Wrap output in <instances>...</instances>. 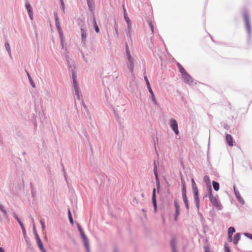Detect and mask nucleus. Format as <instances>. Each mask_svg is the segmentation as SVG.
I'll return each instance as SVG.
<instances>
[{
    "label": "nucleus",
    "instance_id": "f257e3e1",
    "mask_svg": "<svg viewBox=\"0 0 252 252\" xmlns=\"http://www.w3.org/2000/svg\"><path fill=\"white\" fill-rule=\"evenodd\" d=\"M126 57L128 60V62L127 63V66L129 69L131 73H133L134 69V60L132 57H131L130 52L128 48H126Z\"/></svg>",
    "mask_w": 252,
    "mask_h": 252
},
{
    "label": "nucleus",
    "instance_id": "f03ea898",
    "mask_svg": "<svg viewBox=\"0 0 252 252\" xmlns=\"http://www.w3.org/2000/svg\"><path fill=\"white\" fill-rule=\"evenodd\" d=\"M192 189L194 195V202L198 209L199 208L200 200L199 198V192L195 184L192 185Z\"/></svg>",
    "mask_w": 252,
    "mask_h": 252
},
{
    "label": "nucleus",
    "instance_id": "7ed1b4c3",
    "mask_svg": "<svg viewBox=\"0 0 252 252\" xmlns=\"http://www.w3.org/2000/svg\"><path fill=\"white\" fill-rule=\"evenodd\" d=\"M209 198L214 207L220 208L218 199L216 196H213L212 194V188H210V190H209Z\"/></svg>",
    "mask_w": 252,
    "mask_h": 252
},
{
    "label": "nucleus",
    "instance_id": "20e7f679",
    "mask_svg": "<svg viewBox=\"0 0 252 252\" xmlns=\"http://www.w3.org/2000/svg\"><path fill=\"white\" fill-rule=\"evenodd\" d=\"M170 126L171 128L174 130L176 134L178 135L179 134L178 124L177 121L175 120L172 119L171 120Z\"/></svg>",
    "mask_w": 252,
    "mask_h": 252
},
{
    "label": "nucleus",
    "instance_id": "39448f33",
    "mask_svg": "<svg viewBox=\"0 0 252 252\" xmlns=\"http://www.w3.org/2000/svg\"><path fill=\"white\" fill-rule=\"evenodd\" d=\"M235 231L233 227H230L228 229V241L229 242L232 241V235Z\"/></svg>",
    "mask_w": 252,
    "mask_h": 252
},
{
    "label": "nucleus",
    "instance_id": "423d86ee",
    "mask_svg": "<svg viewBox=\"0 0 252 252\" xmlns=\"http://www.w3.org/2000/svg\"><path fill=\"white\" fill-rule=\"evenodd\" d=\"M26 7L28 12L29 15L31 20L33 19V12H32V8L30 5V4L28 2L26 4Z\"/></svg>",
    "mask_w": 252,
    "mask_h": 252
},
{
    "label": "nucleus",
    "instance_id": "0eeeda50",
    "mask_svg": "<svg viewBox=\"0 0 252 252\" xmlns=\"http://www.w3.org/2000/svg\"><path fill=\"white\" fill-rule=\"evenodd\" d=\"M244 20L246 23V28L248 32H250V23L249 22V18L247 14H245L244 15Z\"/></svg>",
    "mask_w": 252,
    "mask_h": 252
},
{
    "label": "nucleus",
    "instance_id": "6e6552de",
    "mask_svg": "<svg viewBox=\"0 0 252 252\" xmlns=\"http://www.w3.org/2000/svg\"><path fill=\"white\" fill-rule=\"evenodd\" d=\"M152 202H153V205L154 206L155 211V212H156L157 208V205L156 198V189H155V188L153 190Z\"/></svg>",
    "mask_w": 252,
    "mask_h": 252
},
{
    "label": "nucleus",
    "instance_id": "1a4fd4ad",
    "mask_svg": "<svg viewBox=\"0 0 252 252\" xmlns=\"http://www.w3.org/2000/svg\"><path fill=\"white\" fill-rule=\"evenodd\" d=\"M36 242H37V244L38 247L39 248L40 250L42 251V252H46V251H45V249L44 248L43 244L38 235L36 236Z\"/></svg>",
    "mask_w": 252,
    "mask_h": 252
},
{
    "label": "nucleus",
    "instance_id": "9d476101",
    "mask_svg": "<svg viewBox=\"0 0 252 252\" xmlns=\"http://www.w3.org/2000/svg\"><path fill=\"white\" fill-rule=\"evenodd\" d=\"M81 32L82 41L84 44H85L86 38L87 37V31H86V30L82 28L81 29Z\"/></svg>",
    "mask_w": 252,
    "mask_h": 252
},
{
    "label": "nucleus",
    "instance_id": "9b49d317",
    "mask_svg": "<svg viewBox=\"0 0 252 252\" xmlns=\"http://www.w3.org/2000/svg\"><path fill=\"white\" fill-rule=\"evenodd\" d=\"M233 189H234V193H235V194L236 197L237 198V199H238V200L240 202L243 203L244 202V201L243 199L242 198V197H241L239 192L236 189L235 186L233 187Z\"/></svg>",
    "mask_w": 252,
    "mask_h": 252
},
{
    "label": "nucleus",
    "instance_id": "f8f14e48",
    "mask_svg": "<svg viewBox=\"0 0 252 252\" xmlns=\"http://www.w3.org/2000/svg\"><path fill=\"white\" fill-rule=\"evenodd\" d=\"M183 78L185 82L189 84L192 82V79L191 76L187 73L182 75Z\"/></svg>",
    "mask_w": 252,
    "mask_h": 252
},
{
    "label": "nucleus",
    "instance_id": "ddd939ff",
    "mask_svg": "<svg viewBox=\"0 0 252 252\" xmlns=\"http://www.w3.org/2000/svg\"><path fill=\"white\" fill-rule=\"evenodd\" d=\"M225 139H226V142L227 143L228 145L229 146H233V138H232V136H231V135H230L229 134H226Z\"/></svg>",
    "mask_w": 252,
    "mask_h": 252
},
{
    "label": "nucleus",
    "instance_id": "4468645a",
    "mask_svg": "<svg viewBox=\"0 0 252 252\" xmlns=\"http://www.w3.org/2000/svg\"><path fill=\"white\" fill-rule=\"evenodd\" d=\"M203 181L205 183L206 185L209 188V190H210V189L211 188V182L209 176L206 175L203 178Z\"/></svg>",
    "mask_w": 252,
    "mask_h": 252
},
{
    "label": "nucleus",
    "instance_id": "2eb2a0df",
    "mask_svg": "<svg viewBox=\"0 0 252 252\" xmlns=\"http://www.w3.org/2000/svg\"><path fill=\"white\" fill-rule=\"evenodd\" d=\"M241 238V234L239 233H237L235 236L234 237L233 239H232V241L235 245H237L238 244V241L240 240Z\"/></svg>",
    "mask_w": 252,
    "mask_h": 252
},
{
    "label": "nucleus",
    "instance_id": "dca6fc26",
    "mask_svg": "<svg viewBox=\"0 0 252 252\" xmlns=\"http://www.w3.org/2000/svg\"><path fill=\"white\" fill-rule=\"evenodd\" d=\"M181 184H182V193L186 194V185L184 180L181 178Z\"/></svg>",
    "mask_w": 252,
    "mask_h": 252
},
{
    "label": "nucleus",
    "instance_id": "f3484780",
    "mask_svg": "<svg viewBox=\"0 0 252 252\" xmlns=\"http://www.w3.org/2000/svg\"><path fill=\"white\" fill-rule=\"evenodd\" d=\"M14 217L17 220V221L18 222V223H19V224L20 225L23 231H25V229L24 225L22 223V222H21V221L20 220V219L18 218V217L15 214H14Z\"/></svg>",
    "mask_w": 252,
    "mask_h": 252
},
{
    "label": "nucleus",
    "instance_id": "a211bd4d",
    "mask_svg": "<svg viewBox=\"0 0 252 252\" xmlns=\"http://www.w3.org/2000/svg\"><path fill=\"white\" fill-rule=\"evenodd\" d=\"M178 66L180 72L182 73V75L187 73V72L186 71L184 68L182 66L180 63H178Z\"/></svg>",
    "mask_w": 252,
    "mask_h": 252
},
{
    "label": "nucleus",
    "instance_id": "6ab92c4d",
    "mask_svg": "<svg viewBox=\"0 0 252 252\" xmlns=\"http://www.w3.org/2000/svg\"><path fill=\"white\" fill-rule=\"evenodd\" d=\"M212 184H213V186L214 189L216 191L219 190V188H220L219 184L214 181H213Z\"/></svg>",
    "mask_w": 252,
    "mask_h": 252
},
{
    "label": "nucleus",
    "instance_id": "aec40b11",
    "mask_svg": "<svg viewBox=\"0 0 252 252\" xmlns=\"http://www.w3.org/2000/svg\"><path fill=\"white\" fill-rule=\"evenodd\" d=\"M154 174L156 177V179L157 180H158V168H157V165H156V163L155 162H154Z\"/></svg>",
    "mask_w": 252,
    "mask_h": 252
},
{
    "label": "nucleus",
    "instance_id": "412c9836",
    "mask_svg": "<svg viewBox=\"0 0 252 252\" xmlns=\"http://www.w3.org/2000/svg\"><path fill=\"white\" fill-rule=\"evenodd\" d=\"M78 230H79V232L81 235L82 238H86V235L84 234V232L82 227L79 225H78Z\"/></svg>",
    "mask_w": 252,
    "mask_h": 252
},
{
    "label": "nucleus",
    "instance_id": "4be33fe9",
    "mask_svg": "<svg viewBox=\"0 0 252 252\" xmlns=\"http://www.w3.org/2000/svg\"><path fill=\"white\" fill-rule=\"evenodd\" d=\"M93 21H94L93 24H94V26L95 31L97 33H98L99 32V29L98 28V26L97 25L95 20L94 19Z\"/></svg>",
    "mask_w": 252,
    "mask_h": 252
},
{
    "label": "nucleus",
    "instance_id": "5701e85b",
    "mask_svg": "<svg viewBox=\"0 0 252 252\" xmlns=\"http://www.w3.org/2000/svg\"><path fill=\"white\" fill-rule=\"evenodd\" d=\"M58 32H59V34H60V37H61V41L63 42V31H62V29H61L60 27H59Z\"/></svg>",
    "mask_w": 252,
    "mask_h": 252
},
{
    "label": "nucleus",
    "instance_id": "b1692460",
    "mask_svg": "<svg viewBox=\"0 0 252 252\" xmlns=\"http://www.w3.org/2000/svg\"><path fill=\"white\" fill-rule=\"evenodd\" d=\"M68 218L69 219V221H70V223L72 224H73V218L72 217L71 212L69 209H68Z\"/></svg>",
    "mask_w": 252,
    "mask_h": 252
},
{
    "label": "nucleus",
    "instance_id": "393cba45",
    "mask_svg": "<svg viewBox=\"0 0 252 252\" xmlns=\"http://www.w3.org/2000/svg\"><path fill=\"white\" fill-rule=\"evenodd\" d=\"M82 239L83 240V242H84V243L85 244V246L87 250H88V249L89 243H88V241L87 238L86 236V238H82Z\"/></svg>",
    "mask_w": 252,
    "mask_h": 252
},
{
    "label": "nucleus",
    "instance_id": "a878e982",
    "mask_svg": "<svg viewBox=\"0 0 252 252\" xmlns=\"http://www.w3.org/2000/svg\"><path fill=\"white\" fill-rule=\"evenodd\" d=\"M0 210L3 213L4 216L7 215V212L4 207L0 204Z\"/></svg>",
    "mask_w": 252,
    "mask_h": 252
},
{
    "label": "nucleus",
    "instance_id": "bb28decb",
    "mask_svg": "<svg viewBox=\"0 0 252 252\" xmlns=\"http://www.w3.org/2000/svg\"><path fill=\"white\" fill-rule=\"evenodd\" d=\"M74 89H75V94L77 96L78 98L79 99H80L79 94V91H78L77 85H74Z\"/></svg>",
    "mask_w": 252,
    "mask_h": 252
},
{
    "label": "nucleus",
    "instance_id": "cd10ccee",
    "mask_svg": "<svg viewBox=\"0 0 252 252\" xmlns=\"http://www.w3.org/2000/svg\"><path fill=\"white\" fill-rule=\"evenodd\" d=\"M175 240L174 239H172L171 241V245L173 250V252L175 251Z\"/></svg>",
    "mask_w": 252,
    "mask_h": 252
},
{
    "label": "nucleus",
    "instance_id": "c85d7f7f",
    "mask_svg": "<svg viewBox=\"0 0 252 252\" xmlns=\"http://www.w3.org/2000/svg\"><path fill=\"white\" fill-rule=\"evenodd\" d=\"M55 19H56V21H55V23H56V26L58 29V30H59V27H60V22H59V20L58 19V17L57 16V15H56V18H55Z\"/></svg>",
    "mask_w": 252,
    "mask_h": 252
},
{
    "label": "nucleus",
    "instance_id": "c756f323",
    "mask_svg": "<svg viewBox=\"0 0 252 252\" xmlns=\"http://www.w3.org/2000/svg\"><path fill=\"white\" fill-rule=\"evenodd\" d=\"M27 75H28V78H29V80H30V82H31V84L33 88H34V87H35V84H34V83H33V81L32 80V78H31V77L30 76V75L29 73L28 72H27Z\"/></svg>",
    "mask_w": 252,
    "mask_h": 252
},
{
    "label": "nucleus",
    "instance_id": "7c9ffc66",
    "mask_svg": "<svg viewBox=\"0 0 252 252\" xmlns=\"http://www.w3.org/2000/svg\"><path fill=\"white\" fill-rule=\"evenodd\" d=\"M5 48L9 53V54L10 55L11 51H10V45L8 43H6L5 44Z\"/></svg>",
    "mask_w": 252,
    "mask_h": 252
},
{
    "label": "nucleus",
    "instance_id": "2f4dec72",
    "mask_svg": "<svg viewBox=\"0 0 252 252\" xmlns=\"http://www.w3.org/2000/svg\"><path fill=\"white\" fill-rule=\"evenodd\" d=\"M148 23H149V26H150V27L151 28V30L152 31V32L153 33L154 32V26H153V25L152 24V21H149Z\"/></svg>",
    "mask_w": 252,
    "mask_h": 252
},
{
    "label": "nucleus",
    "instance_id": "473e14b6",
    "mask_svg": "<svg viewBox=\"0 0 252 252\" xmlns=\"http://www.w3.org/2000/svg\"><path fill=\"white\" fill-rule=\"evenodd\" d=\"M124 17H125V19L127 23L130 22V19L128 17V16L126 12V10H125Z\"/></svg>",
    "mask_w": 252,
    "mask_h": 252
},
{
    "label": "nucleus",
    "instance_id": "72a5a7b5",
    "mask_svg": "<svg viewBox=\"0 0 252 252\" xmlns=\"http://www.w3.org/2000/svg\"><path fill=\"white\" fill-rule=\"evenodd\" d=\"M174 206L176 210L180 209V205L176 200L174 201Z\"/></svg>",
    "mask_w": 252,
    "mask_h": 252
},
{
    "label": "nucleus",
    "instance_id": "f704fd0d",
    "mask_svg": "<svg viewBox=\"0 0 252 252\" xmlns=\"http://www.w3.org/2000/svg\"><path fill=\"white\" fill-rule=\"evenodd\" d=\"M180 214V209L176 210L175 215V220L176 221L177 220V218Z\"/></svg>",
    "mask_w": 252,
    "mask_h": 252
},
{
    "label": "nucleus",
    "instance_id": "c9c22d12",
    "mask_svg": "<svg viewBox=\"0 0 252 252\" xmlns=\"http://www.w3.org/2000/svg\"><path fill=\"white\" fill-rule=\"evenodd\" d=\"M144 79H145V80L146 81L147 88H149V86H151V85H150V82H149V81L148 80V78H147V77L146 76H145Z\"/></svg>",
    "mask_w": 252,
    "mask_h": 252
},
{
    "label": "nucleus",
    "instance_id": "e433bc0d",
    "mask_svg": "<svg viewBox=\"0 0 252 252\" xmlns=\"http://www.w3.org/2000/svg\"><path fill=\"white\" fill-rule=\"evenodd\" d=\"M72 78H73L74 85H77L76 77L75 76V74L74 73H72Z\"/></svg>",
    "mask_w": 252,
    "mask_h": 252
},
{
    "label": "nucleus",
    "instance_id": "4c0bfd02",
    "mask_svg": "<svg viewBox=\"0 0 252 252\" xmlns=\"http://www.w3.org/2000/svg\"><path fill=\"white\" fill-rule=\"evenodd\" d=\"M224 252H231L229 247L226 244L224 245Z\"/></svg>",
    "mask_w": 252,
    "mask_h": 252
},
{
    "label": "nucleus",
    "instance_id": "58836bf2",
    "mask_svg": "<svg viewBox=\"0 0 252 252\" xmlns=\"http://www.w3.org/2000/svg\"><path fill=\"white\" fill-rule=\"evenodd\" d=\"M87 2L88 6L90 8H91V7L93 6L94 3L93 0H87Z\"/></svg>",
    "mask_w": 252,
    "mask_h": 252
},
{
    "label": "nucleus",
    "instance_id": "ea45409f",
    "mask_svg": "<svg viewBox=\"0 0 252 252\" xmlns=\"http://www.w3.org/2000/svg\"><path fill=\"white\" fill-rule=\"evenodd\" d=\"M60 1L61 2V5H62V9L63 11V12H64L65 5H64V2H63V0H60Z\"/></svg>",
    "mask_w": 252,
    "mask_h": 252
},
{
    "label": "nucleus",
    "instance_id": "a19ab883",
    "mask_svg": "<svg viewBox=\"0 0 252 252\" xmlns=\"http://www.w3.org/2000/svg\"><path fill=\"white\" fill-rule=\"evenodd\" d=\"M40 222V223L41 224L42 229L43 230L45 229V225L44 222L42 220H41Z\"/></svg>",
    "mask_w": 252,
    "mask_h": 252
},
{
    "label": "nucleus",
    "instance_id": "79ce46f5",
    "mask_svg": "<svg viewBox=\"0 0 252 252\" xmlns=\"http://www.w3.org/2000/svg\"><path fill=\"white\" fill-rule=\"evenodd\" d=\"M182 197L184 202L188 200L186 194H182Z\"/></svg>",
    "mask_w": 252,
    "mask_h": 252
},
{
    "label": "nucleus",
    "instance_id": "37998d69",
    "mask_svg": "<svg viewBox=\"0 0 252 252\" xmlns=\"http://www.w3.org/2000/svg\"><path fill=\"white\" fill-rule=\"evenodd\" d=\"M127 28L129 32H130L131 30V25L130 22L127 23Z\"/></svg>",
    "mask_w": 252,
    "mask_h": 252
},
{
    "label": "nucleus",
    "instance_id": "c03bdc74",
    "mask_svg": "<svg viewBox=\"0 0 252 252\" xmlns=\"http://www.w3.org/2000/svg\"><path fill=\"white\" fill-rule=\"evenodd\" d=\"M152 99L155 103H156V99L154 94L152 95Z\"/></svg>",
    "mask_w": 252,
    "mask_h": 252
},
{
    "label": "nucleus",
    "instance_id": "a18cd8bd",
    "mask_svg": "<svg viewBox=\"0 0 252 252\" xmlns=\"http://www.w3.org/2000/svg\"><path fill=\"white\" fill-rule=\"evenodd\" d=\"M148 90H149L150 93L151 94V95H152L153 94H154L151 86H149V87L148 88Z\"/></svg>",
    "mask_w": 252,
    "mask_h": 252
},
{
    "label": "nucleus",
    "instance_id": "49530a36",
    "mask_svg": "<svg viewBox=\"0 0 252 252\" xmlns=\"http://www.w3.org/2000/svg\"><path fill=\"white\" fill-rule=\"evenodd\" d=\"M184 203L185 204V205H186V207L187 209H189V205L188 201V200L185 201H184Z\"/></svg>",
    "mask_w": 252,
    "mask_h": 252
},
{
    "label": "nucleus",
    "instance_id": "de8ad7c7",
    "mask_svg": "<svg viewBox=\"0 0 252 252\" xmlns=\"http://www.w3.org/2000/svg\"><path fill=\"white\" fill-rule=\"evenodd\" d=\"M245 235L247 236L248 237H249V238L252 239V235L251 234H250V233H245Z\"/></svg>",
    "mask_w": 252,
    "mask_h": 252
},
{
    "label": "nucleus",
    "instance_id": "09e8293b",
    "mask_svg": "<svg viewBox=\"0 0 252 252\" xmlns=\"http://www.w3.org/2000/svg\"><path fill=\"white\" fill-rule=\"evenodd\" d=\"M204 250L205 252H210L209 248L207 247L204 248Z\"/></svg>",
    "mask_w": 252,
    "mask_h": 252
},
{
    "label": "nucleus",
    "instance_id": "8fccbe9b",
    "mask_svg": "<svg viewBox=\"0 0 252 252\" xmlns=\"http://www.w3.org/2000/svg\"><path fill=\"white\" fill-rule=\"evenodd\" d=\"M0 252H5L3 248L0 247Z\"/></svg>",
    "mask_w": 252,
    "mask_h": 252
},
{
    "label": "nucleus",
    "instance_id": "3c124183",
    "mask_svg": "<svg viewBox=\"0 0 252 252\" xmlns=\"http://www.w3.org/2000/svg\"><path fill=\"white\" fill-rule=\"evenodd\" d=\"M191 182H192V185L195 184V181L193 179H191Z\"/></svg>",
    "mask_w": 252,
    "mask_h": 252
}]
</instances>
